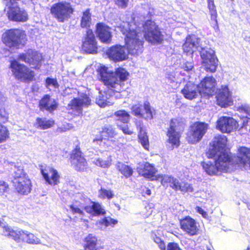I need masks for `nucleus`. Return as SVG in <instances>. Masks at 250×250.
<instances>
[{"label":"nucleus","instance_id":"58836bf2","mask_svg":"<svg viewBox=\"0 0 250 250\" xmlns=\"http://www.w3.org/2000/svg\"><path fill=\"white\" fill-rule=\"evenodd\" d=\"M69 208L71 209V212L73 214H78L80 217V220L83 222H87V220L84 218L85 213L83 211L78 207L74 206L73 205L69 206Z\"/></svg>","mask_w":250,"mask_h":250},{"label":"nucleus","instance_id":"e2e57ef3","mask_svg":"<svg viewBox=\"0 0 250 250\" xmlns=\"http://www.w3.org/2000/svg\"><path fill=\"white\" fill-rule=\"evenodd\" d=\"M15 0V1H16V0Z\"/></svg>","mask_w":250,"mask_h":250},{"label":"nucleus","instance_id":"b1692460","mask_svg":"<svg viewBox=\"0 0 250 250\" xmlns=\"http://www.w3.org/2000/svg\"><path fill=\"white\" fill-rule=\"evenodd\" d=\"M96 34L102 42L106 43L111 42L112 35L110 28L105 24L99 23L97 24Z\"/></svg>","mask_w":250,"mask_h":250},{"label":"nucleus","instance_id":"f257e3e1","mask_svg":"<svg viewBox=\"0 0 250 250\" xmlns=\"http://www.w3.org/2000/svg\"><path fill=\"white\" fill-rule=\"evenodd\" d=\"M206 155L208 158L214 160V164L202 163L204 169L209 175L227 172L230 166L244 167L249 165L250 167V148L245 146L238 148L235 160V156L227 148L224 142H212L209 144Z\"/></svg>","mask_w":250,"mask_h":250},{"label":"nucleus","instance_id":"c85d7f7f","mask_svg":"<svg viewBox=\"0 0 250 250\" xmlns=\"http://www.w3.org/2000/svg\"><path fill=\"white\" fill-rule=\"evenodd\" d=\"M83 250H98V239L92 233H89L83 239Z\"/></svg>","mask_w":250,"mask_h":250},{"label":"nucleus","instance_id":"72a5a7b5","mask_svg":"<svg viewBox=\"0 0 250 250\" xmlns=\"http://www.w3.org/2000/svg\"><path fill=\"white\" fill-rule=\"evenodd\" d=\"M6 101V98L4 95L0 92V120L5 123L7 120V114L3 109V105Z\"/></svg>","mask_w":250,"mask_h":250},{"label":"nucleus","instance_id":"37998d69","mask_svg":"<svg viewBox=\"0 0 250 250\" xmlns=\"http://www.w3.org/2000/svg\"><path fill=\"white\" fill-rule=\"evenodd\" d=\"M9 133L6 127L0 124V141H4L8 138Z\"/></svg>","mask_w":250,"mask_h":250},{"label":"nucleus","instance_id":"7c9ffc66","mask_svg":"<svg viewBox=\"0 0 250 250\" xmlns=\"http://www.w3.org/2000/svg\"><path fill=\"white\" fill-rule=\"evenodd\" d=\"M115 167L118 172L122 175V178L128 179L133 174V168L130 165H126L123 162H117Z\"/></svg>","mask_w":250,"mask_h":250},{"label":"nucleus","instance_id":"c9c22d12","mask_svg":"<svg viewBox=\"0 0 250 250\" xmlns=\"http://www.w3.org/2000/svg\"><path fill=\"white\" fill-rule=\"evenodd\" d=\"M21 242L32 244H36L38 242V238L33 234L24 230Z\"/></svg>","mask_w":250,"mask_h":250},{"label":"nucleus","instance_id":"0eeeda50","mask_svg":"<svg viewBox=\"0 0 250 250\" xmlns=\"http://www.w3.org/2000/svg\"><path fill=\"white\" fill-rule=\"evenodd\" d=\"M4 5V10L10 21L17 22H25L28 19L27 12L20 8L14 0H2Z\"/></svg>","mask_w":250,"mask_h":250},{"label":"nucleus","instance_id":"0e129e2a","mask_svg":"<svg viewBox=\"0 0 250 250\" xmlns=\"http://www.w3.org/2000/svg\"><path fill=\"white\" fill-rule=\"evenodd\" d=\"M1 142H0V143H1Z\"/></svg>","mask_w":250,"mask_h":250},{"label":"nucleus","instance_id":"5fc2aeb1","mask_svg":"<svg viewBox=\"0 0 250 250\" xmlns=\"http://www.w3.org/2000/svg\"><path fill=\"white\" fill-rule=\"evenodd\" d=\"M158 246L160 250H167L165 242L163 240L158 243Z\"/></svg>","mask_w":250,"mask_h":250},{"label":"nucleus","instance_id":"9b49d317","mask_svg":"<svg viewBox=\"0 0 250 250\" xmlns=\"http://www.w3.org/2000/svg\"><path fill=\"white\" fill-rule=\"evenodd\" d=\"M71 166L77 172H84L88 167L87 162L79 145L76 146L70 154Z\"/></svg>","mask_w":250,"mask_h":250},{"label":"nucleus","instance_id":"6ab92c4d","mask_svg":"<svg viewBox=\"0 0 250 250\" xmlns=\"http://www.w3.org/2000/svg\"><path fill=\"white\" fill-rule=\"evenodd\" d=\"M216 80L213 77H206L198 86L200 94L203 96L212 95L215 90Z\"/></svg>","mask_w":250,"mask_h":250},{"label":"nucleus","instance_id":"412c9836","mask_svg":"<svg viewBox=\"0 0 250 250\" xmlns=\"http://www.w3.org/2000/svg\"><path fill=\"white\" fill-rule=\"evenodd\" d=\"M237 122L232 118L221 117L217 121V127L222 132H230L237 128Z\"/></svg>","mask_w":250,"mask_h":250},{"label":"nucleus","instance_id":"a211bd4d","mask_svg":"<svg viewBox=\"0 0 250 250\" xmlns=\"http://www.w3.org/2000/svg\"><path fill=\"white\" fill-rule=\"evenodd\" d=\"M114 115L117 120V125L119 128L126 134H131L132 131L128 126V122L130 119V115L124 110L116 111Z\"/></svg>","mask_w":250,"mask_h":250},{"label":"nucleus","instance_id":"473e14b6","mask_svg":"<svg viewBox=\"0 0 250 250\" xmlns=\"http://www.w3.org/2000/svg\"><path fill=\"white\" fill-rule=\"evenodd\" d=\"M135 125L137 128L139 130L138 137L140 141H148V136L146 135L143 121L141 120H136Z\"/></svg>","mask_w":250,"mask_h":250},{"label":"nucleus","instance_id":"9d476101","mask_svg":"<svg viewBox=\"0 0 250 250\" xmlns=\"http://www.w3.org/2000/svg\"><path fill=\"white\" fill-rule=\"evenodd\" d=\"M10 67L15 78L21 82H30L33 80L35 74L24 64H21L17 61L11 62Z\"/></svg>","mask_w":250,"mask_h":250},{"label":"nucleus","instance_id":"f8f14e48","mask_svg":"<svg viewBox=\"0 0 250 250\" xmlns=\"http://www.w3.org/2000/svg\"><path fill=\"white\" fill-rule=\"evenodd\" d=\"M131 110L132 114L135 116L146 120H151L153 118L154 110L148 102L145 103L144 105L140 103L133 104Z\"/></svg>","mask_w":250,"mask_h":250},{"label":"nucleus","instance_id":"f03ea898","mask_svg":"<svg viewBox=\"0 0 250 250\" xmlns=\"http://www.w3.org/2000/svg\"><path fill=\"white\" fill-rule=\"evenodd\" d=\"M151 15L147 12L146 17L143 16L145 21L140 27L135 23L123 22L118 28L125 35V42L129 52L132 55H138L143 52L144 38L152 44L161 43L164 40L158 25L151 20H146Z\"/></svg>","mask_w":250,"mask_h":250},{"label":"nucleus","instance_id":"393cba45","mask_svg":"<svg viewBox=\"0 0 250 250\" xmlns=\"http://www.w3.org/2000/svg\"><path fill=\"white\" fill-rule=\"evenodd\" d=\"M157 172V170L154 165L148 162L144 163L143 167L139 171L140 175L150 181H156L157 175H156V173Z\"/></svg>","mask_w":250,"mask_h":250},{"label":"nucleus","instance_id":"09e8293b","mask_svg":"<svg viewBox=\"0 0 250 250\" xmlns=\"http://www.w3.org/2000/svg\"><path fill=\"white\" fill-rule=\"evenodd\" d=\"M241 111H244L247 114L250 116V105L248 104H242L240 107Z\"/></svg>","mask_w":250,"mask_h":250},{"label":"nucleus","instance_id":"f704fd0d","mask_svg":"<svg viewBox=\"0 0 250 250\" xmlns=\"http://www.w3.org/2000/svg\"><path fill=\"white\" fill-rule=\"evenodd\" d=\"M91 23V15L89 10H86L83 13L81 21V26L83 28L89 27Z\"/></svg>","mask_w":250,"mask_h":250},{"label":"nucleus","instance_id":"ea45409f","mask_svg":"<svg viewBox=\"0 0 250 250\" xmlns=\"http://www.w3.org/2000/svg\"><path fill=\"white\" fill-rule=\"evenodd\" d=\"M23 232L24 230H16L13 229L9 238L13 239L17 242H21L23 235H24Z\"/></svg>","mask_w":250,"mask_h":250},{"label":"nucleus","instance_id":"864d4df0","mask_svg":"<svg viewBox=\"0 0 250 250\" xmlns=\"http://www.w3.org/2000/svg\"><path fill=\"white\" fill-rule=\"evenodd\" d=\"M93 163L94 165L100 167H104L105 165L104 162L100 158L95 159L94 161H93Z\"/></svg>","mask_w":250,"mask_h":250},{"label":"nucleus","instance_id":"ddd939ff","mask_svg":"<svg viewBox=\"0 0 250 250\" xmlns=\"http://www.w3.org/2000/svg\"><path fill=\"white\" fill-rule=\"evenodd\" d=\"M90 104L91 99L89 96L82 93L79 95L78 97L72 100L68 106L76 112V115H80L82 114L83 108L88 107Z\"/></svg>","mask_w":250,"mask_h":250},{"label":"nucleus","instance_id":"e433bc0d","mask_svg":"<svg viewBox=\"0 0 250 250\" xmlns=\"http://www.w3.org/2000/svg\"><path fill=\"white\" fill-rule=\"evenodd\" d=\"M98 197L99 198L102 199L105 198L111 199L114 197V194L111 190H107L102 188L99 190Z\"/></svg>","mask_w":250,"mask_h":250},{"label":"nucleus","instance_id":"1a4fd4ad","mask_svg":"<svg viewBox=\"0 0 250 250\" xmlns=\"http://www.w3.org/2000/svg\"><path fill=\"white\" fill-rule=\"evenodd\" d=\"M23 35L20 30L11 29L5 31L2 35L3 42L10 48L18 49L24 44Z\"/></svg>","mask_w":250,"mask_h":250},{"label":"nucleus","instance_id":"49530a36","mask_svg":"<svg viewBox=\"0 0 250 250\" xmlns=\"http://www.w3.org/2000/svg\"><path fill=\"white\" fill-rule=\"evenodd\" d=\"M8 185L5 182L0 180V195H3L7 191Z\"/></svg>","mask_w":250,"mask_h":250},{"label":"nucleus","instance_id":"052dcab7","mask_svg":"<svg viewBox=\"0 0 250 250\" xmlns=\"http://www.w3.org/2000/svg\"><path fill=\"white\" fill-rule=\"evenodd\" d=\"M217 141H225V139L221 137ZM225 141H227V139H225Z\"/></svg>","mask_w":250,"mask_h":250},{"label":"nucleus","instance_id":"cd10ccee","mask_svg":"<svg viewBox=\"0 0 250 250\" xmlns=\"http://www.w3.org/2000/svg\"><path fill=\"white\" fill-rule=\"evenodd\" d=\"M84 209L93 216L104 215L106 213L105 210L101 204L95 201H91L90 206H85Z\"/></svg>","mask_w":250,"mask_h":250},{"label":"nucleus","instance_id":"4468645a","mask_svg":"<svg viewBox=\"0 0 250 250\" xmlns=\"http://www.w3.org/2000/svg\"><path fill=\"white\" fill-rule=\"evenodd\" d=\"M181 229L189 236L196 235L199 233V229L195 219L189 216H186L180 220Z\"/></svg>","mask_w":250,"mask_h":250},{"label":"nucleus","instance_id":"13d9d810","mask_svg":"<svg viewBox=\"0 0 250 250\" xmlns=\"http://www.w3.org/2000/svg\"><path fill=\"white\" fill-rule=\"evenodd\" d=\"M146 194L148 195H150L151 194V190L149 188H147L146 190Z\"/></svg>","mask_w":250,"mask_h":250},{"label":"nucleus","instance_id":"4c0bfd02","mask_svg":"<svg viewBox=\"0 0 250 250\" xmlns=\"http://www.w3.org/2000/svg\"><path fill=\"white\" fill-rule=\"evenodd\" d=\"M114 135L115 132L112 128H105L104 129L101 133L102 137L101 139H94L93 141H103V140H106V137H113Z\"/></svg>","mask_w":250,"mask_h":250},{"label":"nucleus","instance_id":"c03bdc74","mask_svg":"<svg viewBox=\"0 0 250 250\" xmlns=\"http://www.w3.org/2000/svg\"><path fill=\"white\" fill-rule=\"evenodd\" d=\"M46 86L48 88L52 87L53 88H56L59 87L58 82L55 79L47 78L46 80Z\"/></svg>","mask_w":250,"mask_h":250},{"label":"nucleus","instance_id":"39448f33","mask_svg":"<svg viewBox=\"0 0 250 250\" xmlns=\"http://www.w3.org/2000/svg\"><path fill=\"white\" fill-rule=\"evenodd\" d=\"M156 181H159L165 188H171L175 191H180L183 194L193 191L192 184L186 181H180L177 178L166 174H157Z\"/></svg>","mask_w":250,"mask_h":250},{"label":"nucleus","instance_id":"de8ad7c7","mask_svg":"<svg viewBox=\"0 0 250 250\" xmlns=\"http://www.w3.org/2000/svg\"><path fill=\"white\" fill-rule=\"evenodd\" d=\"M3 229V234L8 237L10 236V234H11V232L12 231L13 229L8 225H4L2 226Z\"/></svg>","mask_w":250,"mask_h":250},{"label":"nucleus","instance_id":"7ed1b4c3","mask_svg":"<svg viewBox=\"0 0 250 250\" xmlns=\"http://www.w3.org/2000/svg\"><path fill=\"white\" fill-rule=\"evenodd\" d=\"M98 79L109 88L107 91L100 92L96 98V104L102 107L112 105L114 97L111 95V91L120 92L125 87V81L127 79L128 73L123 68H118L115 73L105 66H101L98 70Z\"/></svg>","mask_w":250,"mask_h":250},{"label":"nucleus","instance_id":"680f3d73","mask_svg":"<svg viewBox=\"0 0 250 250\" xmlns=\"http://www.w3.org/2000/svg\"><path fill=\"white\" fill-rule=\"evenodd\" d=\"M207 250H211L210 249H208Z\"/></svg>","mask_w":250,"mask_h":250},{"label":"nucleus","instance_id":"20e7f679","mask_svg":"<svg viewBox=\"0 0 250 250\" xmlns=\"http://www.w3.org/2000/svg\"><path fill=\"white\" fill-rule=\"evenodd\" d=\"M185 52L192 54L194 51L198 50L200 51L204 69L208 72H214L216 70L217 59L214 51L210 48H203L199 46V40L195 35L187 37L185 42L183 45Z\"/></svg>","mask_w":250,"mask_h":250},{"label":"nucleus","instance_id":"4be33fe9","mask_svg":"<svg viewBox=\"0 0 250 250\" xmlns=\"http://www.w3.org/2000/svg\"><path fill=\"white\" fill-rule=\"evenodd\" d=\"M216 98L218 105L222 107L230 105L232 103L231 94L226 85L222 86L219 89Z\"/></svg>","mask_w":250,"mask_h":250},{"label":"nucleus","instance_id":"6e6552de","mask_svg":"<svg viewBox=\"0 0 250 250\" xmlns=\"http://www.w3.org/2000/svg\"><path fill=\"white\" fill-rule=\"evenodd\" d=\"M73 8L70 3L61 1L53 4L50 12L59 22H64L70 18L73 12Z\"/></svg>","mask_w":250,"mask_h":250},{"label":"nucleus","instance_id":"3c124183","mask_svg":"<svg viewBox=\"0 0 250 250\" xmlns=\"http://www.w3.org/2000/svg\"><path fill=\"white\" fill-rule=\"evenodd\" d=\"M195 209L198 213L202 215L203 217L204 218H208L207 213L203 209H202L201 207L197 206L195 208Z\"/></svg>","mask_w":250,"mask_h":250},{"label":"nucleus","instance_id":"bf43d9fd","mask_svg":"<svg viewBox=\"0 0 250 250\" xmlns=\"http://www.w3.org/2000/svg\"><path fill=\"white\" fill-rule=\"evenodd\" d=\"M170 143H171L172 145H175L176 144V143H178V144L180 142H174V141H172V142H169Z\"/></svg>","mask_w":250,"mask_h":250},{"label":"nucleus","instance_id":"603ef678","mask_svg":"<svg viewBox=\"0 0 250 250\" xmlns=\"http://www.w3.org/2000/svg\"><path fill=\"white\" fill-rule=\"evenodd\" d=\"M128 0H117L116 3L122 8H125L128 4Z\"/></svg>","mask_w":250,"mask_h":250},{"label":"nucleus","instance_id":"f3484780","mask_svg":"<svg viewBox=\"0 0 250 250\" xmlns=\"http://www.w3.org/2000/svg\"><path fill=\"white\" fill-rule=\"evenodd\" d=\"M126 47L128 49L127 46ZM127 51H128V49H127ZM128 53L130 54L129 51H126L124 46L121 45L112 46L106 51V54L108 58L115 62L123 61L127 59Z\"/></svg>","mask_w":250,"mask_h":250},{"label":"nucleus","instance_id":"2eb2a0df","mask_svg":"<svg viewBox=\"0 0 250 250\" xmlns=\"http://www.w3.org/2000/svg\"><path fill=\"white\" fill-rule=\"evenodd\" d=\"M185 128V124L180 119H171L170 127L167 131V135L169 138L168 141H179L181 134Z\"/></svg>","mask_w":250,"mask_h":250},{"label":"nucleus","instance_id":"bb28decb","mask_svg":"<svg viewBox=\"0 0 250 250\" xmlns=\"http://www.w3.org/2000/svg\"><path fill=\"white\" fill-rule=\"evenodd\" d=\"M199 90L197 85L191 82H188L181 90V93L185 98L191 100L197 97L200 93Z\"/></svg>","mask_w":250,"mask_h":250},{"label":"nucleus","instance_id":"dca6fc26","mask_svg":"<svg viewBox=\"0 0 250 250\" xmlns=\"http://www.w3.org/2000/svg\"><path fill=\"white\" fill-rule=\"evenodd\" d=\"M40 171L46 184L55 186L60 183V175L56 169L48 166H41Z\"/></svg>","mask_w":250,"mask_h":250},{"label":"nucleus","instance_id":"c756f323","mask_svg":"<svg viewBox=\"0 0 250 250\" xmlns=\"http://www.w3.org/2000/svg\"><path fill=\"white\" fill-rule=\"evenodd\" d=\"M39 105L41 110L51 112L57 108L58 104L54 99L50 98L49 95H46L41 100Z\"/></svg>","mask_w":250,"mask_h":250},{"label":"nucleus","instance_id":"5701e85b","mask_svg":"<svg viewBox=\"0 0 250 250\" xmlns=\"http://www.w3.org/2000/svg\"><path fill=\"white\" fill-rule=\"evenodd\" d=\"M19 59L36 67L42 60V56L36 51H28L27 54H20Z\"/></svg>","mask_w":250,"mask_h":250},{"label":"nucleus","instance_id":"2f4dec72","mask_svg":"<svg viewBox=\"0 0 250 250\" xmlns=\"http://www.w3.org/2000/svg\"><path fill=\"white\" fill-rule=\"evenodd\" d=\"M54 124L52 120L47 119L46 118H38L36 119L35 125L40 129H46L52 127Z\"/></svg>","mask_w":250,"mask_h":250},{"label":"nucleus","instance_id":"6e6d98bb","mask_svg":"<svg viewBox=\"0 0 250 250\" xmlns=\"http://www.w3.org/2000/svg\"><path fill=\"white\" fill-rule=\"evenodd\" d=\"M141 145L147 150H149V142H141Z\"/></svg>","mask_w":250,"mask_h":250},{"label":"nucleus","instance_id":"79ce46f5","mask_svg":"<svg viewBox=\"0 0 250 250\" xmlns=\"http://www.w3.org/2000/svg\"><path fill=\"white\" fill-rule=\"evenodd\" d=\"M117 223L118 221L116 219L110 217H104L102 219L101 224L105 227H108L110 226H114L115 225L117 224Z\"/></svg>","mask_w":250,"mask_h":250},{"label":"nucleus","instance_id":"a19ab883","mask_svg":"<svg viewBox=\"0 0 250 250\" xmlns=\"http://www.w3.org/2000/svg\"><path fill=\"white\" fill-rule=\"evenodd\" d=\"M208 8L209 10L211 19L216 22L217 14L215 9V6L214 4L213 0H208Z\"/></svg>","mask_w":250,"mask_h":250},{"label":"nucleus","instance_id":"aec40b11","mask_svg":"<svg viewBox=\"0 0 250 250\" xmlns=\"http://www.w3.org/2000/svg\"><path fill=\"white\" fill-rule=\"evenodd\" d=\"M83 49L88 53H96L97 50L96 39L91 30L88 29L83 41Z\"/></svg>","mask_w":250,"mask_h":250},{"label":"nucleus","instance_id":"a878e982","mask_svg":"<svg viewBox=\"0 0 250 250\" xmlns=\"http://www.w3.org/2000/svg\"><path fill=\"white\" fill-rule=\"evenodd\" d=\"M208 125L204 123L196 122L190 126L191 134L193 138L199 141L205 134Z\"/></svg>","mask_w":250,"mask_h":250},{"label":"nucleus","instance_id":"423d86ee","mask_svg":"<svg viewBox=\"0 0 250 250\" xmlns=\"http://www.w3.org/2000/svg\"><path fill=\"white\" fill-rule=\"evenodd\" d=\"M13 178V185L17 192L21 195H27L31 192L32 182L23 168L15 167Z\"/></svg>","mask_w":250,"mask_h":250},{"label":"nucleus","instance_id":"a18cd8bd","mask_svg":"<svg viewBox=\"0 0 250 250\" xmlns=\"http://www.w3.org/2000/svg\"><path fill=\"white\" fill-rule=\"evenodd\" d=\"M167 250H183L179 245L176 242H169L167 245Z\"/></svg>","mask_w":250,"mask_h":250},{"label":"nucleus","instance_id":"4d7b16f0","mask_svg":"<svg viewBox=\"0 0 250 250\" xmlns=\"http://www.w3.org/2000/svg\"><path fill=\"white\" fill-rule=\"evenodd\" d=\"M154 241L158 245V243H159L160 242H161L163 240L160 238H159V237H155L154 238Z\"/></svg>","mask_w":250,"mask_h":250},{"label":"nucleus","instance_id":"8fccbe9b","mask_svg":"<svg viewBox=\"0 0 250 250\" xmlns=\"http://www.w3.org/2000/svg\"><path fill=\"white\" fill-rule=\"evenodd\" d=\"M193 67V63L191 61L190 62H186L183 65V68L184 70L188 71L191 70Z\"/></svg>","mask_w":250,"mask_h":250}]
</instances>
